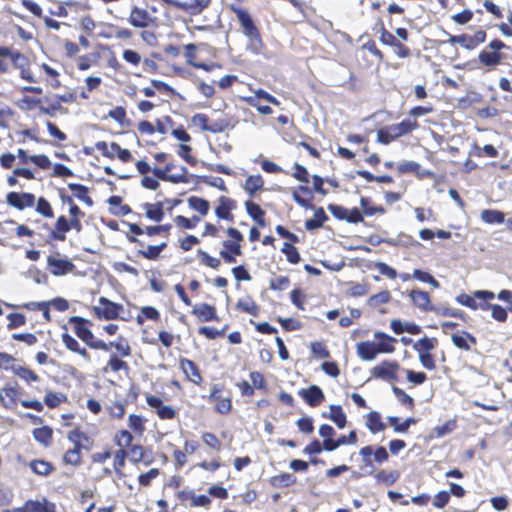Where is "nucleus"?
I'll return each mask as SVG.
<instances>
[{
    "instance_id": "obj_31",
    "label": "nucleus",
    "mask_w": 512,
    "mask_h": 512,
    "mask_svg": "<svg viewBox=\"0 0 512 512\" xmlns=\"http://www.w3.org/2000/svg\"><path fill=\"white\" fill-rule=\"evenodd\" d=\"M480 309H482V310L491 309V316L497 321L503 322L507 319L506 310L498 304L483 303V304H480Z\"/></svg>"
},
{
    "instance_id": "obj_51",
    "label": "nucleus",
    "mask_w": 512,
    "mask_h": 512,
    "mask_svg": "<svg viewBox=\"0 0 512 512\" xmlns=\"http://www.w3.org/2000/svg\"><path fill=\"white\" fill-rule=\"evenodd\" d=\"M392 391L400 403H402L403 405H406L410 408L413 407V405H414L413 398L410 395H408L407 393H405L404 390L394 386L392 388Z\"/></svg>"
},
{
    "instance_id": "obj_5",
    "label": "nucleus",
    "mask_w": 512,
    "mask_h": 512,
    "mask_svg": "<svg viewBox=\"0 0 512 512\" xmlns=\"http://www.w3.org/2000/svg\"><path fill=\"white\" fill-rule=\"evenodd\" d=\"M7 203L19 210L32 207L35 202V196L31 193L10 192L6 196Z\"/></svg>"
},
{
    "instance_id": "obj_47",
    "label": "nucleus",
    "mask_w": 512,
    "mask_h": 512,
    "mask_svg": "<svg viewBox=\"0 0 512 512\" xmlns=\"http://www.w3.org/2000/svg\"><path fill=\"white\" fill-rule=\"evenodd\" d=\"M114 145H118V144L115 142H111L110 144H108L104 141H100L95 144V147L105 157L114 158L117 154V151H114V148H113Z\"/></svg>"
},
{
    "instance_id": "obj_14",
    "label": "nucleus",
    "mask_w": 512,
    "mask_h": 512,
    "mask_svg": "<svg viewBox=\"0 0 512 512\" xmlns=\"http://www.w3.org/2000/svg\"><path fill=\"white\" fill-rule=\"evenodd\" d=\"M374 338L378 340V342L375 343L378 353H392L394 351L393 343L396 342L395 338L383 332H376Z\"/></svg>"
},
{
    "instance_id": "obj_61",
    "label": "nucleus",
    "mask_w": 512,
    "mask_h": 512,
    "mask_svg": "<svg viewBox=\"0 0 512 512\" xmlns=\"http://www.w3.org/2000/svg\"><path fill=\"white\" fill-rule=\"evenodd\" d=\"M133 436L132 434L127 430H121L119 434L117 435V445L120 446L122 449L129 446L132 442Z\"/></svg>"
},
{
    "instance_id": "obj_37",
    "label": "nucleus",
    "mask_w": 512,
    "mask_h": 512,
    "mask_svg": "<svg viewBox=\"0 0 512 512\" xmlns=\"http://www.w3.org/2000/svg\"><path fill=\"white\" fill-rule=\"evenodd\" d=\"M190 208L199 212L201 215H206L209 211V202L203 198L192 196L188 199Z\"/></svg>"
},
{
    "instance_id": "obj_12",
    "label": "nucleus",
    "mask_w": 512,
    "mask_h": 512,
    "mask_svg": "<svg viewBox=\"0 0 512 512\" xmlns=\"http://www.w3.org/2000/svg\"><path fill=\"white\" fill-rule=\"evenodd\" d=\"M357 355L365 361H372L376 358L378 352L376 344L370 341H362L357 344Z\"/></svg>"
},
{
    "instance_id": "obj_32",
    "label": "nucleus",
    "mask_w": 512,
    "mask_h": 512,
    "mask_svg": "<svg viewBox=\"0 0 512 512\" xmlns=\"http://www.w3.org/2000/svg\"><path fill=\"white\" fill-rule=\"evenodd\" d=\"M481 219L488 224H501L505 220V215L501 211L487 209L482 211Z\"/></svg>"
},
{
    "instance_id": "obj_38",
    "label": "nucleus",
    "mask_w": 512,
    "mask_h": 512,
    "mask_svg": "<svg viewBox=\"0 0 512 512\" xmlns=\"http://www.w3.org/2000/svg\"><path fill=\"white\" fill-rule=\"evenodd\" d=\"M32 471L41 476H47L53 469L51 463L44 460H33L30 463Z\"/></svg>"
},
{
    "instance_id": "obj_19",
    "label": "nucleus",
    "mask_w": 512,
    "mask_h": 512,
    "mask_svg": "<svg viewBox=\"0 0 512 512\" xmlns=\"http://www.w3.org/2000/svg\"><path fill=\"white\" fill-rule=\"evenodd\" d=\"M388 127L390 128V134L395 136V138H398L414 130L417 127V122L405 119L400 123L393 124Z\"/></svg>"
},
{
    "instance_id": "obj_27",
    "label": "nucleus",
    "mask_w": 512,
    "mask_h": 512,
    "mask_svg": "<svg viewBox=\"0 0 512 512\" xmlns=\"http://www.w3.org/2000/svg\"><path fill=\"white\" fill-rule=\"evenodd\" d=\"M245 207H246V211H247L248 215L253 220H255L260 226L265 225V222L263 219L265 212H264V210H262V208L258 204L251 202V201H247L245 203Z\"/></svg>"
},
{
    "instance_id": "obj_7",
    "label": "nucleus",
    "mask_w": 512,
    "mask_h": 512,
    "mask_svg": "<svg viewBox=\"0 0 512 512\" xmlns=\"http://www.w3.org/2000/svg\"><path fill=\"white\" fill-rule=\"evenodd\" d=\"M412 302L419 309L423 311H434L438 312V308L431 305L430 296L427 292L422 290H412L409 294Z\"/></svg>"
},
{
    "instance_id": "obj_24",
    "label": "nucleus",
    "mask_w": 512,
    "mask_h": 512,
    "mask_svg": "<svg viewBox=\"0 0 512 512\" xmlns=\"http://www.w3.org/2000/svg\"><path fill=\"white\" fill-rule=\"evenodd\" d=\"M52 429L48 426H43L33 430L34 439L41 445L47 447L52 441Z\"/></svg>"
},
{
    "instance_id": "obj_44",
    "label": "nucleus",
    "mask_w": 512,
    "mask_h": 512,
    "mask_svg": "<svg viewBox=\"0 0 512 512\" xmlns=\"http://www.w3.org/2000/svg\"><path fill=\"white\" fill-rule=\"evenodd\" d=\"M64 461L67 464L78 465L81 461L80 445H75L73 449L68 450L64 455Z\"/></svg>"
},
{
    "instance_id": "obj_23",
    "label": "nucleus",
    "mask_w": 512,
    "mask_h": 512,
    "mask_svg": "<svg viewBox=\"0 0 512 512\" xmlns=\"http://www.w3.org/2000/svg\"><path fill=\"white\" fill-rule=\"evenodd\" d=\"M327 218L323 208H318L314 213V217L305 221V228L309 231L318 229L323 226Z\"/></svg>"
},
{
    "instance_id": "obj_59",
    "label": "nucleus",
    "mask_w": 512,
    "mask_h": 512,
    "mask_svg": "<svg viewBox=\"0 0 512 512\" xmlns=\"http://www.w3.org/2000/svg\"><path fill=\"white\" fill-rule=\"evenodd\" d=\"M158 417L163 420L173 419L176 415V411L172 406L163 404L156 411Z\"/></svg>"
},
{
    "instance_id": "obj_60",
    "label": "nucleus",
    "mask_w": 512,
    "mask_h": 512,
    "mask_svg": "<svg viewBox=\"0 0 512 512\" xmlns=\"http://www.w3.org/2000/svg\"><path fill=\"white\" fill-rule=\"evenodd\" d=\"M294 168H295V172L293 173V177L300 182L308 183L309 182V173H308L307 169L298 163H295Z\"/></svg>"
},
{
    "instance_id": "obj_21",
    "label": "nucleus",
    "mask_w": 512,
    "mask_h": 512,
    "mask_svg": "<svg viewBox=\"0 0 512 512\" xmlns=\"http://www.w3.org/2000/svg\"><path fill=\"white\" fill-rule=\"evenodd\" d=\"M143 208L145 209L146 217L149 218L150 220L160 222L164 217L162 202H157L154 204L145 203L143 205Z\"/></svg>"
},
{
    "instance_id": "obj_36",
    "label": "nucleus",
    "mask_w": 512,
    "mask_h": 512,
    "mask_svg": "<svg viewBox=\"0 0 512 512\" xmlns=\"http://www.w3.org/2000/svg\"><path fill=\"white\" fill-rule=\"evenodd\" d=\"M232 201L224 196L219 198L218 206L215 209V214L220 219H228L230 217Z\"/></svg>"
},
{
    "instance_id": "obj_28",
    "label": "nucleus",
    "mask_w": 512,
    "mask_h": 512,
    "mask_svg": "<svg viewBox=\"0 0 512 512\" xmlns=\"http://www.w3.org/2000/svg\"><path fill=\"white\" fill-rule=\"evenodd\" d=\"M478 59L483 65L493 67L501 62L502 55L498 52L481 51Z\"/></svg>"
},
{
    "instance_id": "obj_18",
    "label": "nucleus",
    "mask_w": 512,
    "mask_h": 512,
    "mask_svg": "<svg viewBox=\"0 0 512 512\" xmlns=\"http://www.w3.org/2000/svg\"><path fill=\"white\" fill-rule=\"evenodd\" d=\"M192 312L201 321H211V320L217 319L215 308L209 304H205V303L198 304V305L194 306Z\"/></svg>"
},
{
    "instance_id": "obj_34",
    "label": "nucleus",
    "mask_w": 512,
    "mask_h": 512,
    "mask_svg": "<svg viewBox=\"0 0 512 512\" xmlns=\"http://www.w3.org/2000/svg\"><path fill=\"white\" fill-rule=\"evenodd\" d=\"M11 369L19 378L26 382H36L39 380L38 375L27 367L12 366Z\"/></svg>"
},
{
    "instance_id": "obj_13",
    "label": "nucleus",
    "mask_w": 512,
    "mask_h": 512,
    "mask_svg": "<svg viewBox=\"0 0 512 512\" xmlns=\"http://www.w3.org/2000/svg\"><path fill=\"white\" fill-rule=\"evenodd\" d=\"M180 367L186 377L193 383L199 384L202 380L201 374L196 364L189 359H181Z\"/></svg>"
},
{
    "instance_id": "obj_3",
    "label": "nucleus",
    "mask_w": 512,
    "mask_h": 512,
    "mask_svg": "<svg viewBox=\"0 0 512 512\" xmlns=\"http://www.w3.org/2000/svg\"><path fill=\"white\" fill-rule=\"evenodd\" d=\"M99 305L94 306V312L99 318L112 320L118 317L120 310L123 309L121 304L114 303L106 297H100Z\"/></svg>"
},
{
    "instance_id": "obj_35",
    "label": "nucleus",
    "mask_w": 512,
    "mask_h": 512,
    "mask_svg": "<svg viewBox=\"0 0 512 512\" xmlns=\"http://www.w3.org/2000/svg\"><path fill=\"white\" fill-rule=\"evenodd\" d=\"M391 426H393L394 431L398 433H405L408 431L411 424H415L416 420L414 418H407L403 422H398V417L396 416H388L387 417Z\"/></svg>"
},
{
    "instance_id": "obj_16",
    "label": "nucleus",
    "mask_w": 512,
    "mask_h": 512,
    "mask_svg": "<svg viewBox=\"0 0 512 512\" xmlns=\"http://www.w3.org/2000/svg\"><path fill=\"white\" fill-rule=\"evenodd\" d=\"M451 340L457 348L465 351L471 350L469 342L472 344H476V338L466 331H462L461 334H453L451 336Z\"/></svg>"
},
{
    "instance_id": "obj_57",
    "label": "nucleus",
    "mask_w": 512,
    "mask_h": 512,
    "mask_svg": "<svg viewBox=\"0 0 512 512\" xmlns=\"http://www.w3.org/2000/svg\"><path fill=\"white\" fill-rule=\"evenodd\" d=\"M406 378L409 382H411L415 385H420L426 381L427 376L423 372H415L413 370H407Z\"/></svg>"
},
{
    "instance_id": "obj_22",
    "label": "nucleus",
    "mask_w": 512,
    "mask_h": 512,
    "mask_svg": "<svg viewBox=\"0 0 512 512\" xmlns=\"http://www.w3.org/2000/svg\"><path fill=\"white\" fill-rule=\"evenodd\" d=\"M264 185L263 178L260 174L250 175L247 177L243 189L250 196H253L257 191H259Z\"/></svg>"
},
{
    "instance_id": "obj_42",
    "label": "nucleus",
    "mask_w": 512,
    "mask_h": 512,
    "mask_svg": "<svg viewBox=\"0 0 512 512\" xmlns=\"http://www.w3.org/2000/svg\"><path fill=\"white\" fill-rule=\"evenodd\" d=\"M237 308L253 316H257L259 310L255 302L251 298L239 300L237 303Z\"/></svg>"
},
{
    "instance_id": "obj_54",
    "label": "nucleus",
    "mask_w": 512,
    "mask_h": 512,
    "mask_svg": "<svg viewBox=\"0 0 512 512\" xmlns=\"http://www.w3.org/2000/svg\"><path fill=\"white\" fill-rule=\"evenodd\" d=\"M198 254L201 257V263L209 266L213 269H217L220 266V260L210 256L207 252L199 249Z\"/></svg>"
},
{
    "instance_id": "obj_53",
    "label": "nucleus",
    "mask_w": 512,
    "mask_h": 512,
    "mask_svg": "<svg viewBox=\"0 0 512 512\" xmlns=\"http://www.w3.org/2000/svg\"><path fill=\"white\" fill-rule=\"evenodd\" d=\"M456 424L455 421L449 420L446 423L434 428V434L436 437H443L453 431Z\"/></svg>"
},
{
    "instance_id": "obj_49",
    "label": "nucleus",
    "mask_w": 512,
    "mask_h": 512,
    "mask_svg": "<svg viewBox=\"0 0 512 512\" xmlns=\"http://www.w3.org/2000/svg\"><path fill=\"white\" fill-rule=\"evenodd\" d=\"M375 478L378 482L384 483L386 485H392L398 478V475L395 472H387L385 470L379 471Z\"/></svg>"
},
{
    "instance_id": "obj_20",
    "label": "nucleus",
    "mask_w": 512,
    "mask_h": 512,
    "mask_svg": "<svg viewBox=\"0 0 512 512\" xmlns=\"http://www.w3.org/2000/svg\"><path fill=\"white\" fill-rule=\"evenodd\" d=\"M68 188L72 191L73 195L88 206L93 205V200L89 196L88 188L82 184L69 183Z\"/></svg>"
},
{
    "instance_id": "obj_1",
    "label": "nucleus",
    "mask_w": 512,
    "mask_h": 512,
    "mask_svg": "<svg viewBox=\"0 0 512 512\" xmlns=\"http://www.w3.org/2000/svg\"><path fill=\"white\" fill-rule=\"evenodd\" d=\"M69 323L73 324L75 334L90 348L109 350V345L102 340L96 339L88 327L90 321L80 316H72L69 318Z\"/></svg>"
},
{
    "instance_id": "obj_63",
    "label": "nucleus",
    "mask_w": 512,
    "mask_h": 512,
    "mask_svg": "<svg viewBox=\"0 0 512 512\" xmlns=\"http://www.w3.org/2000/svg\"><path fill=\"white\" fill-rule=\"evenodd\" d=\"M123 59L128 63L137 66L141 62V55L137 51L126 49L123 52Z\"/></svg>"
},
{
    "instance_id": "obj_46",
    "label": "nucleus",
    "mask_w": 512,
    "mask_h": 512,
    "mask_svg": "<svg viewBox=\"0 0 512 512\" xmlns=\"http://www.w3.org/2000/svg\"><path fill=\"white\" fill-rule=\"evenodd\" d=\"M128 421H129V427L131 429H133L136 433L138 434H142L145 430V427H144V419L142 416L140 415H136V414H130L129 417H128Z\"/></svg>"
},
{
    "instance_id": "obj_62",
    "label": "nucleus",
    "mask_w": 512,
    "mask_h": 512,
    "mask_svg": "<svg viewBox=\"0 0 512 512\" xmlns=\"http://www.w3.org/2000/svg\"><path fill=\"white\" fill-rule=\"evenodd\" d=\"M62 342L64 343L65 347L69 349L72 352H75L80 347L79 342L70 334L63 333L61 336Z\"/></svg>"
},
{
    "instance_id": "obj_45",
    "label": "nucleus",
    "mask_w": 512,
    "mask_h": 512,
    "mask_svg": "<svg viewBox=\"0 0 512 512\" xmlns=\"http://www.w3.org/2000/svg\"><path fill=\"white\" fill-rule=\"evenodd\" d=\"M476 297L470 296L465 293H461L456 297V302L460 305L466 306L472 310H476L480 308V304H478L475 300Z\"/></svg>"
},
{
    "instance_id": "obj_8",
    "label": "nucleus",
    "mask_w": 512,
    "mask_h": 512,
    "mask_svg": "<svg viewBox=\"0 0 512 512\" xmlns=\"http://www.w3.org/2000/svg\"><path fill=\"white\" fill-rule=\"evenodd\" d=\"M128 21L135 28H146L150 25L152 18L145 9L134 7Z\"/></svg>"
},
{
    "instance_id": "obj_6",
    "label": "nucleus",
    "mask_w": 512,
    "mask_h": 512,
    "mask_svg": "<svg viewBox=\"0 0 512 512\" xmlns=\"http://www.w3.org/2000/svg\"><path fill=\"white\" fill-rule=\"evenodd\" d=\"M47 264L50 268L51 273L54 276H62L67 273H70L73 271L75 267L70 260L64 258H57L52 255L48 256Z\"/></svg>"
},
{
    "instance_id": "obj_25",
    "label": "nucleus",
    "mask_w": 512,
    "mask_h": 512,
    "mask_svg": "<svg viewBox=\"0 0 512 512\" xmlns=\"http://www.w3.org/2000/svg\"><path fill=\"white\" fill-rule=\"evenodd\" d=\"M328 417L338 428L343 429L346 426V415L340 405H330V413Z\"/></svg>"
},
{
    "instance_id": "obj_15",
    "label": "nucleus",
    "mask_w": 512,
    "mask_h": 512,
    "mask_svg": "<svg viewBox=\"0 0 512 512\" xmlns=\"http://www.w3.org/2000/svg\"><path fill=\"white\" fill-rule=\"evenodd\" d=\"M391 329L396 334H401L403 332H407L412 335H417L421 333V327L413 322H401L398 319H394L390 323Z\"/></svg>"
},
{
    "instance_id": "obj_10",
    "label": "nucleus",
    "mask_w": 512,
    "mask_h": 512,
    "mask_svg": "<svg viewBox=\"0 0 512 512\" xmlns=\"http://www.w3.org/2000/svg\"><path fill=\"white\" fill-rule=\"evenodd\" d=\"M299 394L307 402V404L312 407L317 406L324 399L323 391L316 385H311L307 389H302L299 391Z\"/></svg>"
},
{
    "instance_id": "obj_41",
    "label": "nucleus",
    "mask_w": 512,
    "mask_h": 512,
    "mask_svg": "<svg viewBox=\"0 0 512 512\" xmlns=\"http://www.w3.org/2000/svg\"><path fill=\"white\" fill-rule=\"evenodd\" d=\"M281 251L286 255L287 260L292 264H297L300 261V254L295 246L289 243H284Z\"/></svg>"
},
{
    "instance_id": "obj_50",
    "label": "nucleus",
    "mask_w": 512,
    "mask_h": 512,
    "mask_svg": "<svg viewBox=\"0 0 512 512\" xmlns=\"http://www.w3.org/2000/svg\"><path fill=\"white\" fill-rule=\"evenodd\" d=\"M296 478L290 473H283L273 477L272 483L275 486H289L294 484Z\"/></svg>"
},
{
    "instance_id": "obj_4",
    "label": "nucleus",
    "mask_w": 512,
    "mask_h": 512,
    "mask_svg": "<svg viewBox=\"0 0 512 512\" xmlns=\"http://www.w3.org/2000/svg\"><path fill=\"white\" fill-rule=\"evenodd\" d=\"M399 365L394 361H383L379 365L373 367L371 373L375 378H379L386 381L397 380V371Z\"/></svg>"
},
{
    "instance_id": "obj_17",
    "label": "nucleus",
    "mask_w": 512,
    "mask_h": 512,
    "mask_svg": "<svg viewBox=\"0 0 512 512\" xmlns=\"http://www.w3.org/2000/svg\"><path fill=\"white\" fill-rule=\"evenodd\" d=\"M365 425L372 434L383 431L386 427L377 411H371L366 415Z\"/></svg>"
},
{
    "instance_id": "obj_9",
    "label": "nucleus",
    "mask_w": 512,
    "mask_h": 512,
    "mask_svg": "<svg viewBox=\"0 0 512 512\" xmlns=\"http://www.w3.org/2000/svg\"><path fill=\"white\" fill-rule=\"evenodd\" d=\"M211 0H188L175 3V7L191 15L200 14L210 4Z\"/></svg>"
},
{
    "instance_id": "obj_30",
    "label": "nucleus",
    "mask_w": 512,
    "mask_h": 512,
    "mask_svg": "<svg viewBox=\"0 0 512 512\" xmlns=\"http://www.w3.org/2000/svg\"><path fill=\"white\" fill-rule=\"evenodd\" d=\"M165 247V242L159 245H148L145 249L138 250V253L146 259L156 260Z\"/></svg>"
},
{
    "instance_id": "obj_43",
    "label": "nucleus",
    "mask_w": 512,
    "mask_h": 512,
    "mask_svg": "<svg viewBox=\"0 0 512 512\" xmlns=\"http://www.w3.org/2000/svg\"><path fill=\"white\" fill-rule=\"evenodd\" d=\"M41 99L24 96L17 102V106L21 110L29 111L39 106Z\"/></svg>"
},
{
    "instance_id": "obj_64",
    "label": "nucleus",
    "mask_w": 512,
    "mask_h": 512,
    "mask_svg": "<svg viewBox=\"0 0 512 512\" xmlns=\"http://www.w3.org/2000/svg\"><path fill=\"white\" fill-rule=\"evenodd\" d=\"M159 475L157 468H151L148 472L139 476V483L143 486H148L150 482Z\"/></svg>"
},
{
    "instance_id": "obj_2",
    "label": "nucleus",
    "mask_w": 512,
    "mask_h": 512,
    "mask_svg": "<svg viewBox=\"0 0 512 512\" xmlns=\"http://www.w3.org/2000/svg\"><path fill=\"white\" fill-rule=\"evenodd\" d=\"M240 23L243 34L249 39V47L253 52H257L261 46V39L258 29L254 25L249 13L241 8L232 7Z\"/></svg>"
},
{
    "instance_id": "obj_55",
    "label": "nucleus",
    "mask_w": 512,
    "mask_h": 512,
    "mask_svg": "<svg viewBox=\"0 0 512 512\" xmlns=\"http://www.w3.org/2000/svg\"><path fill=\"white\" fill-rule=\"evenodd\" d=\"M37 212L41 215L51 218L53 217V210L50 203L45 198H39L37 203Z\"/></svg>"
},
{
    "instance_id": "obj_58",
    "label": "nucleus",
    "mask_w": 512,
    "mask_h": 512,
    "mask_svg": "<svg viewBox=\"0 0 512 512\" xmlns=\"http://www.w3.org/2000/svg\"><path fill=\"white\" fill-rule=\"evenodd\" d=\"M375 267L377 268V270L380 274H382L390 279H395L397 277L396 270L384 262H377L375 264Z\"/></svg>"
},
{
    "instance_id": "obj_33",
    "label": "nucleus",
    "mask_w": 512,
    "mask_h": 512,
    "mask_svg": "<svg viewBox=\"0 0 512 512\" xmlns=\"http://www.w3.org/2000/svg\"><path fill=\"white\" fill-rule=\"evenodd\" d=\"M436 340L433 338L423 337L416 341L413 345V349L419 354L430 353L435 348Z\"/></svg>"
},
{
    "instance_id": "obj_52",
    "label": "nucleus",
    "mask_w": 512,
    "mask_h": 512,
    "mask_svg": "<svg viewBox=\"0 0 512 512\" xmlns=\"http://www.w3.org/2000/svg\"><path fill=\"white\" fill-rule=\"evenodd\" d=\"M7 318L9 319L8 329H14L26 323V318L21 313H10Z\"/></svg>"
},
{
    "instance_id": "obj_11",
    "label": "nucleus",
    "mask_w": 512,
    "mask_h": 512,
    "mask_svg": "<svg viewBox=\"0 0 512 512\" xmlns=\"http://www.w3.org/2000/svg\"><path fill=\"white\" fill-rule=\"evenodd\" d=\"M23 508L25 512H55V504L45 498L36 501L28 500Z\"/></svg>"
},
{
    "instance_id": "obj_48",
    "label": "nucleus",
    "mask_w": 512,
    "mask_h": 512,
    "mask_svg": "<svg viewBox=\"0 0 512 512\" xmlns=\"http://www.w3.org/2000/svg\"><path fill=\"white\" fill-rule=\"evenodd\" d=\"M66 397L62 393L48 392L44 398L45 404L50 408L57 407L61 402L65 401Z\"/></svg>"
},
{
    "instance_id": "obj_56",
    "label": "nucleus",
    "mask_w": 512,
    "mask_h": 512,
    "mask_svg": "<svg viewBox=\"0 0 512 512\" xmlns=\"http://www.w3.org/2000/svg\"><path fill=\"white\" fill-rule=\"evenodd\" d=\"M311 352L313 355L320 358H329L330 353L325 347V345L321 342H313L311 343Z\"/></svg>"
},
{
    "instance_id": "obj_29",
    "label": "nucleus",
    "mask_w": 512,
    "mask_h": 512,
    "mask_svg": "<svg viewBox=\"0 0 512 512\" xmlns=\"http://www.w3.org/2000/svg\"><path fill=\"white\" fill-rule=\"evenodd\" d=\"M55 228H56L57 232H52L51 236L56 240L64 241L66 239L65 234H66V232L69 231V225H68L67 218L65 216L58 217L56 224H55Z\"/></svg>"
},
{
    "instance_id": "obj_26",
    "label": "nucleus",
    "mask_w": 512,
    "mask_h": 512,
    "mask_svg": "<svg viewBox=\"0 0 512 512\" xmlns=\"http://www.w3.org/2000/svg\"><path fill=\"white\" fill-rule=\"evenodd\" d=\"M18 397V391L14 387H6L0 391V401L7 408H12Z\"/></svg>"
},
{
    "instance_id": "obj_39",
    "label": "nucleus",
    "mask_w": 512,
    "mask_h": 512,
    "mask_svg": "<svg viewBox=\"0 0 512 512\" xmlns=\"http://www.w3.org/2000/svg\"><path fill=\"white\" fill-rule=\"evenodd\" d=\"M391 295L389 291H381L378 294L372 295L368 299V305L372 308H378L380 305L385 304L390 301Z\"/></svg>"
},
{
    "instance_id": "obj_40",
    "label": "nucleus",
    "mask_w": 512,
    "mask_h": 512,
    "mask_svg": "<svg viewBox=\"0 0 512 512\" xmlns=\"http://www.w3.org/2000/svg\"><path fill=\"white\" fill-rule=\"evenodd\" d=\"M412 276L421 282L430 284L433 288H439L440 286L439 282L430 273L420 269H415Z\"/></svg>"
}]
</instances>
